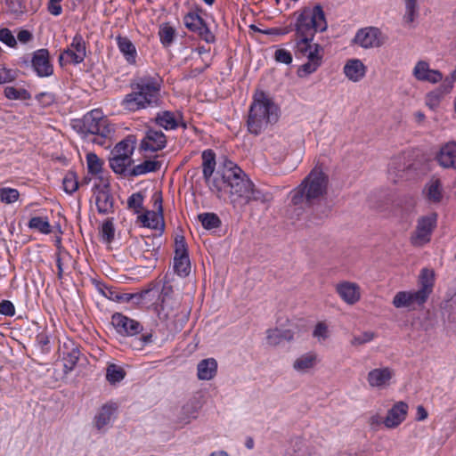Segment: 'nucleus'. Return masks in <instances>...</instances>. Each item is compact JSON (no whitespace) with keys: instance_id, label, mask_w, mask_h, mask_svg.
Here are the masks:
<instances>
[{"instance_id":"1","label":"nucleus","mask_w":456,"mask_h":456,"mask_svg":"<svg viewBox=\"0 0 456 456\" xmlns=\"http://www.w3.org/2000/svg\"><path fill=\"white\" fill-rule=\"evenodd\" d=\"M221 186L223 196L228 194L234 208L241 209L252 201L265 203L272 198L270 193L256 189L245 172L232 161L224 163Z\"/></svg>"},{"instance_id":"2","label":"nucleus","mask_w":456,"mask_h":456,"mask_svg":"<svg viewBox=\"0 0 456 456\" xmlns=\"http://www.w3.org/2000/svg\"><path fill=\"white\" fill-rule=\"evenodd\" d=\"M161 78L159 76L145 75L131 84V92L121 101L124 110L135 112L155 107L159 101Z\"/></svg>"},{"instance_id":"3","label":"nucleus","mask_w":456,"mask_h":456,"mask_svg":"<svg viewBox=\"0 0 456 456\" xmlns=\"http://www.w3.org/2000/svg\"><path fill=\"white\" fill-rule=\"evenodd\" d=\"M279 117V108L273 100L262 91L256 92L247 120L248 132L256 135L260 134L274 125Z\"/></svg>"},{"instance_id":"4","label":"nucleus","mask_w":456,"mask_h":456,"mask_svg":"<svg viewBox=\"0 0 456 456\" xmlns=\"http://www.w3.org/2000/svg\"><path fill=\"white\" fill-rule=\"evenodd\" d=\"M328 178L319 168L313 169L300 185L290 192L294 206H301L305 201L311 203L321 199L327 191Z\"/></svg>"},{"instance_id":"5","label":"nucleus","mask_w":456,"mask_h":456,"mask_svg":"<svg viewBox=\"0 0 456 456\" xmlns=\"http://www.w3.org/2000/svg\"><path fill=\"white\" fill-rule=\"evenodd\" d=\"M74 126L78 128V133L84 138L100 145L104 143V139L112 132L109 120L99 109L87 112Z\"/></svg>"},{"instance_id":"6","label":"nucleus","mask_w":456,"mask_h":456,"mask_svg":"<svg viewBox=\"0 0 456 456\" xmlns=\"http://www.w3.org/2000/svg\"><path fill=\"white\" fill-rule=\"evenodd\" d=\"M327 28L324 12L321 5L305 7L297 15L295 30L298 37H314Z\"/></svg>"},{"instance_id":"7","label":"nucleus","mask_w":456,"mask_h":456,"mask_svg":"<svg viewBox=\"0 0 456 456\" xmlns=\"http://www.w3.org/2000/svg\"><path fill=\"white\" fill-rule=\"evenodd\" d=\"M216 168V155L211 150H205L202 152V173L210 191L219 199L223 198V188L221 186L222 175L212 177Z\"/></svg>"},{"instance_id":"8","label":"nucleus","mask_w":456,"mask_h":456,"mask_svg":"<svg viewBox=\"0 0 456 456\" xmlns=\"http://www.w3.org/2000/svg\"><path fill=\"white\" fill-rule=\"evenodd\" d=\"M86 57V43L80 34H76L70 44L60 55V61L77 65Z\"/></svg>"},{"instance_id":"9","label":"nucleus","mask_w":456,"mask_h":456,"mask_svg":"<svg viewBox=\"0 0 456 456\" xmlns=\"http://www.w3.org/2000/svg\"><path fill=\"white\" fill-rule=\"evenodd\" d=\"M417 174L415 164L408 160L405 156L395 157L389 163L388 175L395 183L410 179Z\"/></svg>"},{"instance_id":"10","label":"nucleus","mask_w":456,"mask_h":456,"mask_svg":"<svg viewBox=\"0 0 456 456\" xmlns=\"http://www.w3.org/2000/svg\"><path fill=\"white\" fill-rule=\"evenodd\" d=\"M395 371L388 366H380L370 370L367 374V382L375 390L387 389L393 383Z\"/></svg>"},{"instance_id":"11","label":"nucleus","mask_w":456,"mask_h":456,"mask_svg":"<svg viewBox=\"0 0 456 456\" xmlns=\"http://www.w3.org/2000/svg\"><path fill=\"white\" fill-rule=\"evenodd\" d=\"M354 42L363 49L380 47L384 43L382 32L375 27H366L359 29L354 38Z\"/></svg>"},{"instance_id":"12","label":"nucleus","mask_w":456,"mask_h":456,"mask_svg":"<svg viewBox=\"0 0 456 456\" xmlns=\"http://www.w3.org/2000/svg\"><path fill=\"white\" fill-rule=\"evenodd\" d=\"M436 224V215L422 216L418 220L415 232L411 237V242L416 247H421L430 240V236Z\"/></svg>"},{"instance_id":"13","label":"nucleus","mask_w":456,"mask_h":456,"mask_svg":"<svg viewBox=\"0 0 456 456\" xmlns=\"http://www.w3.org/2000/svg\"><path fill=\"white\" fill-rule=\"evenodd\" d=\"M185 27L197 33L207 43H213L215 36L199 13V10L189 12L183 18Z\"/></svg>"},{"instance_id":"14","label":"nucleus","mask_w":456,"mask_h":456,"mask_svg":"<svg viewBox=\"0 0 456 456\" xmlns=\"http://www.w3.org/2000/svg\"><path fill=\"white\" fill-rule=\"evenodd\" d=\"M118 415V407L115 403L103 404L94 418L95 428L101 432H107L114 424Z\"/></svg>"},{"instance_id":"15","label":"nucleus","mask_w":456,"mask_h":456,"mask_svg":"<svg viewBox=\"0 0 456 456\" xmlns=\"http://www.w3.org/2000/svg\"><path fill=\"white\" fill-rule=\"evenodd\" d=\"M111 323L117 332L123 336L132 337L142 331V326L139 322L120 313H116L112 315Z\"/></svg>"},{"instance_id":"16","label":"nucleus","mask_w":456,"mask_h":456,"mask_svg":"<svg viewBox=\"0 0 456 456\" xmlns=\"http://www.w3.org/2000/svg\"><path fill=\"white\" fill-rule=\"evenodd\" d=\"M413 77L419 82L437 84L443 80V74L437 69H432L428 61H418L412 69Z\"/></svg>"},{"instance_id":"17","label":"nucleus","mask_w":456,"mask_h":456,"mask_svg":"<svg viewBox=\"0 0 456 456\" xmlns=\"http://www.w3.org/2000/svg\"><path fill=\"white\" fill-rule=\"evenodd\" d=\"M155 123L166 131H173L179 126L186 127L180 111L160 110L155 116Z\"/></svg>"},{"instance_id":"18","label":"nucleus","mask_w":456,"mask_h":456,"mask_svg":"<svg viewBox=\"0 0 456 456\" xmlns=\"http://www.w3.org/2000/svg\"><path fill=\"white\" fill-rule=\"evenodd\" d=\"M31 67L39 77H50L53 72V65L49 60V52L46 49H38L32 54Z\"/></svg>"},{"instance_id":"19","label":"nucleus","mask_w":456,"mask_h":456,"mask_svg":"<svg viewBox=\"0 0 456 456\" xmlns=\"http://www.w3.org/2000/svg\"><path fill=\"white\" fill-rule=\"evenodd\" d=\"M335 290L341 300L347 305H353L361 299V288L355 282L342 281L336 284Z\"/></svg>"},{"instance_id":"20","label":"nucleus","mask_w":456,"mask_h":456,"mask_svg":"<svg viewBox=\"0 0 456 456\" xmlns=\"http://www.w3.org/2000/svg\"><path fill=\"white\" fill-rule=\"evenodd\" d=\"M426 300L419 297L416 290L399 291L393 298V305L395 308L415 309L416 306L422 305Z\"/></svg>"},{"instance_id":"21","label":"nucleus","mask_w":456,"mask_h":456,"mask_svg":"<svg viewBox=\"0 0 456 456\" xmlns=\"http://www.w3.org/2000/svg\"><path fill=\"white\" fill-rule=\"evenodd\" d=\"M319 362L320 359L317 353L309 351L298 355L294 360L292 367L297 373L305 375L312 372Z\"/></svg>"},{"instance_id":"22","label":"nucleus","mask_w":456,"mask_h":456,"mask_svg":"<svg viewBox=\"0 0 456 456\" xmlns=\"http://www.w3.org/2000/svg\"><path fill=\"white\" fill-rule=\"evenodd\" d=\"M167 138L163 132L149 129L141 142V148L144 151L155 152L165 148Z\"/></svg>"},{"instance_id":"23","label":"nucleus","mask_w":456,"mask_h":456,"mask_svg":"<svg viewBox=\"0 0 456 456\" xmlns=\"http://www.w3.org/2000/svg\"><path fill=\"white\" fill-rule=\"evenodd\" d=\"M343 73L349 81L356 83L366 76L367 67L362 60L352 58L346 61Z\"/></svg>"},{"instance_id":"24","label":"nucleus","mask_w":456,"mask_h":456,"mask_svg":"<svg viewBox=\"0 0 456 456\" xmlns=\"http://www.w3.org/2000/svg\"><path fill=\"white\" fill-rule=\"evenodd\" d=\"M408 412V404L404 402L395 403L387 411L384 419V425L387 428H397L406 418Z\"/></svg>"},{"instance_id":"25","label":"nucleus","mask_w":456,"mask_h":456,"mask_svg":"<svg viewBox=\"0 0 456 456\" xmlns=\"http://www.w3.org/2000/svg\"><path fill=\"white\" fill-rule=\"evenodd\" d=\"M95 205L99 214L107 215L113 211V200L110 193L108 184L96 187L94 191Z\"/></svg>"},{"instance_id":"26","label":"nucleus","mask_w":456,"mask_h":456,"mask_svg":"<svg viewBox=\"0 0 456 456\" xmlns=\"http://www.w3.org/2000/svg\"><path fill=\"white\" fill-rule=\"evenodd\" d=\"M299 39L296 43L297 58H309L314 55L321 54L322 47L318 44H313L314 37H298Z\"/></svg>"},{"instance_id":"27","label":"nucleus","mask_w":456,"mask_h":456,"mask_svg":"<svg viewBox=\"0 0 456 456\" xmlns=\"http://www.w3.org/2000/svg\"><path fill=\"white\" fill-rule=\"evenodd\" d=\"M116 43L118 48L124 57L125 61L129 65H135L137 62V50L134 43L127 37L123 36H117Z\"/></svg>"},{"instance_id":"28","label":"nucleus","mask_w":456,"mask_h":456,"mask_svg":"<svg viewBox=\"0 0 456 456\" xmlns=\"http://www.w3.org/2000/svg\"><path fill=\"white\" fill-rule=\"evenodd\" d=\"M437 162L445 168H456V142H449L443 145L437 155Z\"/></svg>"},{"instance_id":"29","label":"nucleus","mask_w":456,"mask_h":456,"mask_svg":"<svg viewBox=\"0 0 456 456\" xmlns=\"http://www.w3.org/2000/svg\"><path fill=\"white\" fill-rule=\"evenodd\" d=\"M434 284V271L428 268L422 269L419 277V288L416 290L419 294V297H422L427 301L433 291Z\"/></svg>"},{"instance_id":"30","label":"nucleus","mask_w":456,"mask_h":456,"mask_svg":"<svg viewBox=\"0 0 456 456\" xmlns=\"http://www.w3.org/2000/svg\"><path fill=\"white\" fill-rule=\"evenodd\" d=\"M217 362L209 357L199 362L197 365V378L199 380L208 381L213 379L217 373Z\"/></svg>"},{"instance_id":"31","label":"nucleus","mask_w":456,"mask_h":456,"mask_svg":"<svg viewBox=\"0 0 456 456\" xmlns=\"http://www.w3.org/2000/svg\"><path fill=\"white\" fill-rule=\"evenodd\" d=\"M162 205L161 200H159L158 211L148 210L144 214L139 216L140 221L142 223L144 227L151 229H159L163 227V216H162Z\"/></svg>"},{"instance_id":"32","label":"nucleus","mask_w":456,"mask_h":456,"mask_svg":"<svg viewBox=\"0 0 456 456\" xmlns=\"http://www.w3.org/2000/svg\"><path fill=\"white\" fill-rule=\"evenodd\" d=\"M294 334L290 330L270 329L266 332V341L270 346H277L284 341L293 339Z\"/></svg>"},{"instance_id":"33","label":"nucleus","mask_w":456,"mask_h":456,"mask_svg":"<svg viewBox=\"0 0 456 456\" xmlns=\"http://www.w3.org/2000/svg\"><path fill=\"white\" fill-rule=\"evenodd\" d=\"M428 200L431 202H440L443 198V186L442 183L437 178L430 179L423 191Z\"/></svg>"},{"instance_id":"34","label":"nucleus","mask_w":456,"mask_h":456,"mask_svg":"<svg viewBox=\"0 0 456 456\" xmlns=\"http://www.w3.org/2000/svg\"><path fill=\"white\" fill-rule=\"evenodd\" d=\"M403 20L407 25L413 24L419 16V0H403Z\"/></svg>"},{"instance_id":"35","label":"nucleus","mask_w":456,"mask_h":456,"mask_svg":"<svg viewBox=\"0 0 456 456\" xmlns=\"http://www.w3.org/2000/svg\"><path fill=\"white\" fill-rule=\"evenodd\" d=\"M322 54L306 58L307 61L301 65L297 70L298 76L305 77L315 72L322 64Z\"/></svg>"},{"instance_id":"36","label":"nucleus","mask_w":456,"mask_h":456,"mask_svg":"<svg viewBox=\"0 0 456 456\" xmlns=\"http://www.w3.org/2000/svg\"><path fill=\"white\" fill-rule=\"evenodd\" d=\"M126 377V371L121 366L115 363H110L106 369V379L110 385H115L122 381Z\"/></svg>"},{"instance_id":"37","label":"nucleus","mask_w":456,"mask_h":456,"mask_svg":"<svg viewBox=\"0 0 456 456\" xmlns=\"http://www.w3.org/2000/svg\"><path fill=\"white\" fill-rule=\"evenodd\" d=\"M4 96L9 100L26 101L31 98V94L23 87L9 86L4 88Z\"/></svg>"},{"instance_id":"38","label":"nucleus","mask_w":456,"mask_h":456,"mask_svg":"<svg viewBox=\"0 0 456 456\" xmlns=\"http://www.w3.org/2000/svg\"><path fill=\"white\" fill-rule=\"evenodd\" d=\"M174 270L180 276H186L191 271L189 255L174 256Z\"/></svg>"},{"instance_id":"39","label":"nucleus","mask_w":456,"mask_h":456,"mask_svg":"<svg viewBox=\"0 0 456 456\" xmlns=\"http://www.w3.org/2000/svg\"><path fill=\"white\" fill-rule=\"evenodd\" d=\"M28 226L29 229L36 230L43 234H49L52 232L47 217L34 216L30 218Z\"/></svg>"},{"instance_id":"40","label":"nucleus","mask_w":456,"mask_h":456,"mask_svg":"<svg viewBox=\"0 0 456 456\" xmlns=\"http://www.w3.org/2000/svg\"><path fill=\"white\" fill-rule=\"evenodd\" d=\"M159 163L156 160H145L142 163L134 166L131 171V175L137 176L150 172H154L159 169Z\"/></svg>"},{"instance_id":"41","label":"nucleus","mask_w":456,"mask_h":456,"mask_svg":"<svg viewBox=\"0 0 456 456\" xmlns=\"http://www.w3.org/2000/svg\"><path fill=\"white\" fill-rule=\"evenodd\" d=\"M132 159L124 157L112 156L110 159V166L116 174H125L130 167Z\"/></svg>"},{"instance_id":"42","label":"nucleus","mask_w":456,"mask_h":456,"mask_svg":"<svg viewBox=\"0 0 456 456\" xmlns=\"http://www.w3.org/2000/svg\"><path fill=\"white\" fill-rule=\"evenodd\" d=\"M198 218L207 230L218 228L221 224V220L214 213H202L198 216Z\"/></svg>"},{"instance_id":"43","label":"nucleus","mask_w":456,"mask_h":456,"mask_svg":"<svg viewBox=\"0 0 456 456\" xmlns=\"http://www.w3.org/2000/svg\"><path fill=\"white\" fill-rule=\"evenodd\" d=\"M134 151V147L129 141H121L119 142L112 151V155L118 157H124L128 159H132V154Z\"/></svg>"},{"instance_id":"44","label":"nucleus","mask_w":456,"mask_h":456,"mask_svg":"<svg viewBox=\"0 0 456 456\" xmlns=\"http://www.w3.org/2000/svg\"><path fill=\"white\" fill-rule=\"evenodd\" d=\"M144 195L142 192H134L127 199V208L135 214H140L143 209Z\"/></svg>"},{"instance_id":"45","label":"nucleus","mask_w":456,"mask_h":456,"mask_svg":"<svg viewBox=\"0 0 456 456\" xmlns=\"http://www.w3.org/2000/svg\"><path fill=\"white\" fill-rule=\"evenodd\" d=\"M88 172L92 175H99L102 171V163L95 153L89 152L86 155Z\"/></svg>"},{"instance_id":"46","label":"nucleus","mask_w":456,"mask_h":456,"mask_svg":"<svg viewBox=\"0 0 456 456\" xmlns=\"http://www.w3.org/2000/svg\"><path fill=\"white\" fill-rule=\"evenodd\" d=\"M20 192L18 190L4 187L0 189V200L2 202L6 204H12L19 200Z\"/></svg>"},{"instance_id":"47","label":"nucleus","mask_w":456,"mask_h":456,"mask_svg":"<svg viewBox=\"0 0 456 456\" xmlns=\"http://www.w3.org/2000/svg\"><path fill=\"white\" fill-rule=\"evenodd\" d=\"M376 338V333L371 330H366L359 335H354L351 339L353 346H362L371 342Z\"/></svg>"},{"instance_id":"48","label":"nucleus","mask_w":456,"mask_h":456,"mask_svg":"<svg viewBox=\"0 0 456 456\" xmlns=\"http://www.w3.org/2000/svg\"><path fill=\"white\" fill-rule=\"evenodd\" d=\"M101 237L102 241L110 243L114 239L115 229L111 220L105 221L101 227Z\"/></svg>"},{"instance_id":"49","label":"nucleus","mask_w":456,"mask_h":456,"mask_svg":"<svg viewBox=\"0 0 456 456\" xmlns=\"http://www.w3.org/2000/svg\"><path fill=\"white\" fill-rule=\"evenodd\" d=\"M329 336L330 331L328 325L323 322H318L314 329L313 337L319 342H323L329 338Z\"/></svg>"},{"instance_id":"50","label":"nucleus","mask_w":456,"mask_h":456,"mask_svg":"<svg viewBox=\"0 0 456 456\" xmlns=\"http://www.w3.org/2000/svg\"><path fill=\"white\" fill-rule=\"evenodd\" d=\"M77 354V352L73 351L71 353H69L66 356H64L63 369L65 373L70 372L76 366L78 360Z\"/></svg>"},{"instance_id":"51","label":"nucleus","mask_w":456,"mask_h":456,"mask_svg":"<svg viewBox=\"0 0 456 456\" xmlns=\"http://www.w3.org/2000/svg\"><path fill=\"white\" fill-rule=\"evenodd\" d=\"M159 35L162 45H169L174 39V29L171 27H162L159 29Z\"/></svg>"},{"instance_id":"52","label":"nucleus","mask_w":456,"mask_h":456,"mask_svg":"<svg viewBox=\"0 0 456 456\" xmlns=\"http://www.w3.org/2000/svg\"><path fill=\"white\" fill-rule=\"evenodd\" d=\"M36 100L41 104L43 107H48L52 105L56 98L55 95L53 93L50 92H43L38 94L36 96Z\"/></svg>"},{"instance_id":"53","label":"nucleus","mask_w":456,"mask_h":456,"mask_svg":"<svg viewBox=\"0 0 456 456\" xmlns=\"http://www.w3.org/2000/svg\"><path fill=\"white\" fill-rule=\"evenodd\" d=\"M0 41L10 47L16 45V38L8 28L0 29Z\"/></svg>"},{"instance_id":"54","label":"nucleus","mask_w":456,"mask_h":456,"mask_svg":"<svg viewBox=\"0 0 456 456\" xmlns=\"http://www.w3.org/2000/svg\"><path fill=\"white\" fill-rule=\"evenodd\" d=\"M181 255H188V249L184 237L178 235L175 240V256Z\"/></svg>"},{"instance_id":"55","label":"nucleus","mask_w":456,"mask_h":456,"mask_svg":"<svg viewBox=\"0 0 456 456\" xmlns=\"http://www.w3.org/2000/svg\"><path fill=\"white\" fill-rule=\"evenodd\" d=\"M153 341V336L151 333H147L142 336V338L135 339L133 343V348L141 350L144 346L151 344Z\"/></svg>"},{"instance_id":"56","label":"nucleus","mask_w":456,"mask_h":456,"mask_svg":"<svg viewBox=\"0 0 456 456\" xmlns=\"http://www.w3.org/2000/svg\"><path fill=\"white\" fill-rule=\"evenodd\" d=\"M276 61L283 64H290L292 62L291 53L285 49H278L274 54Z\"/></svg>"},{"instance_id":"57","label":"nucleus","mask_w":456,"mask_h":456,"mask_svg":"<svg viewBox=\"0 0 456 456\" xmlns=\"http://www.w3.org/2000/svg\"><path fill=\"white\" fill-rule=\"evenodd\" d=\"M78 188V183L74 176H66L63 179V190L65 192L71 194Z\"/></svg>"},{"instance_id":"58","label":"nucleus","mask_w":456,"mask_h":456,"mask_svg":"<svg viewBox=\"0 0 456 456\" xmlns=\"http://www.w3.org/2000/svg\"><path fill=\"white\" fill-rule=\"evenodd\" d=\"M0 314L12 317L15 314L14 305L10 300H2L0 302Z\"/></svg>"},{"instance_id":"59","label":"nucleus","mask_w":456,"mask_h":456,"mask_svg":"<svg viewBox=\"0 0 456 456\" xmlns=\"http://www.w3.org/2000/svg\"><path fill=\"white\" fill-rule=\"evenodd\" d=\"M442 94L438 91L431 92L427 95V105L431 109L435 110L442 98Z\"/></svg>"},{"instance_id":"60","label":"nucleus","mask_w":456,"mask_h":456,"mask_svg":"<svg viewBox=\"0 0 456 456\" xmlns=\"http://www.w3.org/2000/svg\"><path fill=\"white\" fill-rule=\"evenodd\" d=\"M62 0H49L47 4V11L53 16H59L62 13L61 3Z\"/></svg>"},{"instance_id":"61","label":"nucleus","mask_w":456,"mask_h":456,"mask_svg":"<svg viewBox=\"0 0 456 456\" xmlns=\"http://www.w3.org/2000/svg\"><path fill=\"white\" fill-rule=\"evenodd\" d=\"M16 78V74L12 69L0 68V85L9 83Z\"/></svg>"},{"instance_id":"62","label":"nucleus","mask_w":456,"mask_h":456,"mask_svg":"<svg viewBox=\"0 0 456 456\" xmlns=\"http://www.w3.org/2000/svg\"><path fill=\"white\" fill-rule=\"evenodd\" d=\"M148 293H149V291H145V292L141 293V294H127V293H126V294H123L121 296H116L115 299L129 302L130 300H132L134 298H136L139 301L140 299H142Z\"/></svg>"},{"instance_id":"63","label":"nucleus","mask_w":456,"mask_h":456,"mask_svg":"<svg viewBox=\"0 0 456 456\" xmlns=\"http://www.w3.org/2000/svg\"><path fill=\"white\" fill-rule=\"evenodd\" d=\"M32 39V34L26 29H21L17 34V39L21 44H27Z\"/></svg>"},{"instance_id":"64","label":"nucleus","mask_w":456,"mask_h":456,"mask_svg":"<svg viewBox=\"0 0 456 456\" xmlns=\"http://www.w3.org/2000/svg\"><path fill=\"white\" fill-rule=\"evenodd\" d=\"M454 84L451 82L448 78H444L437 90L442 94H448L452 91L453 88Z\"/></svg>"}]
</instances>
